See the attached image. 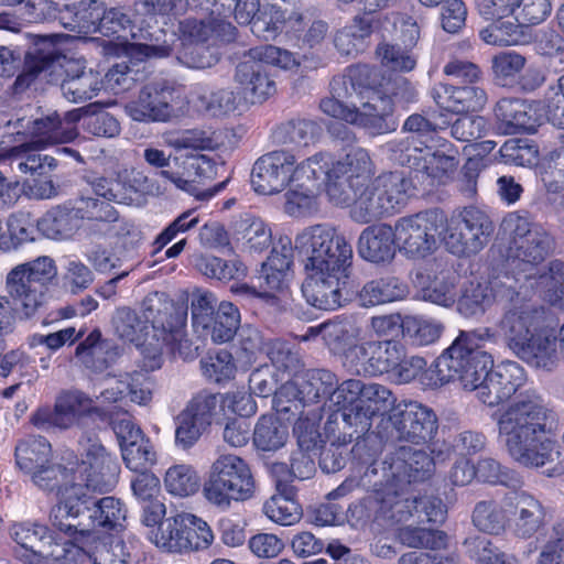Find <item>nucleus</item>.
Listing matches in <instances>:
<instances>
[{
	"label": "nucleus",
	"instance_id": "nucleus-49",
	"mask_svg": "<svg viewBox=\"0 0 564 564\" xmlns=\"http://www.w3.org/2000/svg\"><path fill=\"white\" fill-rule=\"evenodd\" d=\"M288 436V427L272 415H262L253 429V444L263 452L281 448L286 443Z\"/></svg>",
	"mask_w": 564,
	"mask_h": 564
},
{
	"label": "nucleus",
	"instance_id": "nucleus-48",
	"mask_svg": "<svg viewBox=\"0 0 564 564\" xmlns=\"http://www.w3.org/2000/svg\"><path fill=\"white\" fill-rule=\"evenodd\" d=\"M165 490L180 498L195 495L200 488L197 470L188 464H175L169 467L163 478Z\"/></svg>",
	"mask_w": 564,
	"mask_h": 564
},
{
	"label": "nucleus",
	"instance_id": "nucleus-37",
	"mask_svg": "<svg viewBox=\"0 0 564 564\" xmlns=\"http://www.w3.org/2000/svg\"><path fill=\"white\" fill-rule=\"evenodd\" d=\"M434 145L435 143H431L422 148L409 144L395 159L402 165L443 182V178L456 169L457 161L454 154L433 150Z\"/></svg>",
	"mask_w": 564,
	"mask_h": 564
},
{
	"label": "nucleus",
	"instance_id": "nucleus-29",
	"mask_svg": "<svg viewBox=\"0 0 564 564\" xmlns=\"http://www.w3.org/2000/svg\"><path fill=\"white\" fill-rule=\"evenodd\" d=\"M402 345L393 340H368L345 352V365L355 373L380 376L391 372L400 362Z\"/></svg>",
	"mask_w": 564,
	"mask_h": 564
},
{
	"label": "nucleus",
	"instance_id": "nucleus-18",
	"mask_svg": "<svg viewBox=\"0 0 564 564\" xmlns=\"http://www.w3.org/2000/svg\"><path fill=\"white\" fill-rule=\"evenodd\" d=\"M144 161L156 169H162L160 176L173 184L176 188L205 200L213 197L217 189L200 191L197 183L212 170L210 161L205 155H176L173 158L174 169L170 166L171 154L155 147L143 150Z\"/></svg>",
	"mask_w": 564,
	"mask_h": 564
},
{
	"label": "nucleus",
	"instance_id": "nucleus-62",
	"mask_svg": "<svg viewBox=\"0 0 564 564\" xmlns=\"http://www.w3.org/2000/svg\"><path fill=\"white\" fill-rule=\"evenodd\" d=\"M318 133L319 127L315 122L297 119L283 124L278 132V138L283 144L306 148L317 141Z\"/></svg>",
	"mask_w": 564,
	"mask_h": 564
},
{
	"label": "nucleus",
	"instance_id": "nucleus-60",
	"mask_svg": "<svg viewBox=\"0 0 564 564\" xmlns=\"http://www.w3.org/2000/svg\"><path fill=\"white\" fill-rule=\"evenodd\" d=\"M442 332L443 325L436 319L419 315H408L403 318V335L420 346L435 343Z\"/></svg>",
	"mask_w": 564,
	"mask_h": 564
},
{
	"label": "nucleus",
	"instance_id": "nucleus-64",
	"mask_svg": "<svg viewBox=\"0 0 564 564\" xmlns=\"http://www.w3.org/2000/svg\"><path fill=\"white\" fill-rule=\"evenodd\" d=\"M536 564H564V520L555 522L546 533Z\"/></svg>",
	"mask_w": 564,
	"mask_h": 564
},
{
	"label": "nucleus",
	"instance_id": "nucleus-32",
	"mask_svg": "<svg viewBox=\"0 0 564 564\" xmlns=\"http://www.w3.org/2000/svg\"><path fill=\"white\" fill-rule=\"evenodd\" d=\"M94 403V399L82 391H65L57 397L53 410H39L32 421L40 429H70L93 411Z\"/></svg>",
	"mask_w": 564,
	"mask_h": 564
},
{
	"label": "nucleus",
	"instance_id": "nucleus-15",
	"mask_svg": "<svg viewBox=\"0 0 564 564\" xmlns=\"http://www.w3.org/2000/svg\"><path fill=\"white\" fill-rule=\"evenodd\" d=\"M232 15L239 24H250L251 32L265 41L283 31H299L302 21L296 0H269L262 10L259 0H236Z\"/></svg>",
	"mask_w": 564,
	"mask_h": 564
},
{
	"label": "nucleus",
	"instance_id": "nucleus-17",
	"mask_svg": "<svg viewBox=\"0 0 564 564\" xmlns=\"http://www.w3.org/2000/svg\"><path fill=\"white\" fill-rule=\"evenodd\" d=\"M55 274L54 261L48 257L20 264L8 274L7 291L24 317L33 316L43 304L46 284Z\"/></svg>",
	"mask_w": 564,
	"mask_h": 564
},
{
	"label": "nucleus",
	"instance_id": "nucleus-22",
	"mask_svg": "<svg viewBox=\"0 0 564 564\" xmlns=\"http://www.w3.org/2000/svg\"><path fill=\"white\" fill-rule=\"evenodd\" d=\"M445 224L443 241L451 253L459 257L479 252L494 231L489 216L476 207L465 208Z\"/></svg>",
	"mask_w": 564,
	"mask_h": 564
},
{
	"label": "nucleus",
	"instance_id": "nucleus-13",
	"mask_svg": "<svg viewBox=\"0 0 564 564\" xmlns=\"http://www.w3.org/2000/svg\"><path fill=\"white\" fill-rule=\"evenodd\" d=\"M253 491L249 465L234 454H223L213 462L202 490L206 501L221 510L228 509L231 501L251 498Z\"/></svg>",
	"mask_w": 564,
	"mask_h": 564
},
{
	"label": "nucleus",
	"instance_id": "nucleus-44",
	"mask_svg": "<svg viewBox=\"0 0 564 564\" xmlns=\"http://www.w3.org/2000/svg\"><path fill=\"white\" fill-rule=\"evenodd\" d=\"M15 460L19 468L30 476L52 462L51 444L42 436L29 437L17 445Z\"/></svg>",
	"mask_w": 564,
	"mask_h": 564
},
{
	"label": "nucleus",
	"instance_id": "nucleus-35",
	"mask_svg": "<svg viewBox=\"0 0 564 564\" xmlns=\"http://www.w3.org/2000/svg\"><path fill=\"white\" fill-rule=\"evenodd\" d=\"M506 506L510 507L509 530L514 538L528 540L545 524L546 511L535 497L527 492L506 495Z\"/></svg>",
	"mask_w": 564,
	"mask_h": 564
},
{
	"label": "nucleus",
	"instance_id": "nucleus-5",
	"mask_svg": "<svg viewBox=\"0 0 564 564\" xmlns=\"http://www.w3.org/2000/svg\"><path fill=\"white\" fill-rule=\"evenodd\" d=\"M498 438L509 456L525 467H541L560 455L550 437L556 415L534 389L520 392L497 417Z\"/></svg>",
	"mask_w": 564,
	"mask_h": 564
},
{
	"label": "nucleus",
	"instance_id": "nucleus-27",
	"mask_svg": "<svg viewBox=\"0 0 564 564\" xmlns=\"http://www.w3.org/2000/svg\"><path fill=\"white\" fill-rule=\"evenodd\" d=\"M514 21L489 25L480 31V39L490 45H518L523 40V26L542 23L551 13L550 0H518Z\"/></svg>",
	"mask_w": 564,
	"mask_h": 564
},
{
	"label": "nucleus",
	"instance_id": "nucleus-19",
	"mask_svg": "<svg viewBox=\"0 0 564 564\" xmlns=\"http://www.w3.org/2000/svg\"><path fill=\"white\" fill-rule=\"evenodd\" d=\"M445 221L444 214L436 209L400 217L392 227L395 247L408 259L427 257L436 249Z\"/></svg>",
	"mask_w": 564,
	"mask_h": 564
},
{
	"label": "nucleus",
	"instance_id": "nucleus-59",
	"mask_svg": "<svg viewBox=\"0 0 564 564\" xmlns=\"http://www.w3.org/2000/svg\"><path fill=\"white\" fill-rule=\"evenodd\" d=\"M464 545L469 556L478 564H518L513 555L500 551L485 536H469Z\"/></svg>",
	"mask_w": 564,
	"mask_h": 564
},
{
	"label": "nucleus",
	"instance_id": "nucleus-41",
	"mask_svg": "<svg viewBox=\"0 0 564 564\" xmlns=\"http://www.w3.org/2000/svg\"><path fill=\"white\" fill-rule=\"evenodd\" d=\"M321 335L325 344L333 350L344 351L352 346L361 336V327L350 318L334 319L318 326L310 327L303 340Z\"/></svg>",
	"mask_w": 564,
	"mask_h": 564
},
{
	"label": "nucleus",
	"instance_id": "nucleus-23",
	"mask_svg": "<svg viewBox=\"0 0 564 564\" xmlns=\"http://www.w3.org/2000/svg\"><path fill=\"white\" fill-rule=\"evenodd\" d=\"M68 545L62 564H127L131 552L124 541L109 539L100 541L88 530H77V525L64 532Z\"/></svg>",
	"mask_w": 564,
	"mask_h": 564
},
{
	"label": "nucleus",
	"instance_id": "nucleus-46",
	"mask_svg": "<svg viewBox=\"0 0 564 564\" xmlns=\"http://www.w3.org/2000/svg\"><path fill=\"white\" fill-rule=\"evenodd\" d=\"M510 507L506 506V496L501 502L484 500L476 503L473 511V523L481 532L499 534L509 524Z\"/></svg>",
	"mask_w": 564,
	"mask_h": 564
},
{
	"label": "nucleus",
	"instance_id": "nucleus-21",
	"mask_svg": "<svg viewBox=\"0 0 564 564\" xmlns=\"http://www.w3.org/2000/svg\"><path fill=\"white\" fill-rule=\"evenodd\" d=\"M382 421L383 436L415 444L430 441L437 431V417L434 411L416 401L397 403L387 420Z\"/></svg>",
	"mask_w": 564,
	"mask_h": 564
},
{
	"label": "nucleus",
	"instance_id": "nucleus-34",
	"mask_svg": "<svg viewBox=\"0 0 564 564\" xmlns=\"http://www.w3.org/2000/svg\"><path fill=\"white\" fill-rule=\"evenodd\" d=\"M423 301L448 307L456 301L457 276L446 264L434 261L415 273L413 280Z\"/></svg>",
	"mask_w": 564,
	"mask_h": 564
},
{
	"label": "nucleus",
	"instance_id": "nucleus-42",
	"mask_svg": "<svg viewBox=\"0 0 564 564\" xmlns=\"http://www.w3.org/2000/svg\"><path fill=\"white\" fill-rule=\"evenodd\" d=\"M191 101L197 110L219 117L234 112L245 100L241 91L227 88L212 90L206 85L197 84L192 89Z\"/></svg>",
	"mask_w": 564,
	"mask_h": 564
},
{
	"label": "nucleus",
	"instance_id": "nucleus-38",
	"mask_svg": "<svg viewBox=\"0 0 564 564\" xmlns=\"http://www.w3.org/2000/svg\"><path fill=\"white\" fill-rule=\"evenodd\" d=\"M121 356V348L109 339H104L99 329H94L79 343L75 357L87 369L102 372Z\"/></svg>",
	"mask_w": 564,
	"mask_h": 564
},
{
	"label": "nucleus",
	"instance_id": "nucleus-9",
	"mask_svg": "<svg viewBox=\"0 0 564 564\" xmlns=\"http://www.w3.org/2000/svg\"><path fill=\"white\" fill-rule=\"evenodd\" d=\"M501 228L508 236L506 258L513 273V282L520 284L519 289L529 283L543 297L546 288L541 283L542 276L551 273V267L560 262L554 260L547 267L543 264L553 249L552 237L541 225L518 213L508 214Z\"/></svg>",
	"mask_w": 564,
	"mask_h": 564
},
{
	"label": "nucleus",
	"instance_id": "nucleus-1",
	"mask_svg": "<svg viewBox=\"0 0 564 564\" xmlns=\"http://www.w3.org/2000/svg\"><path fill=\"white\" fill-rule=\"evenodd\" d=\"M433 469L434 460L427 453L401 446L382 462L355 467L348 478L328 492L327 498L339 499L359 487L372 488L371 494L355 506L354 512L379 528H390L411 516L415 503L411 484L429 477Z\"/></svg>",
	"mask_w": 564,
	"mask_h": 564
},
{
	"label": "nucleus",
	"instance_id": "nucleus-25",
	"mask_svg": "<svg viewBox=\"0 0 564 564\" xmlns=\"http://www.w3.org/2000/svg\"><path fill=\"white\" fill-rule=\"evenodd\" d=\"M182 100L180 88L171 82L158 80L142 87L138 96L124 105V112L138 122H166Z\"/></svg>",
	"mask_w": 564,
	"mask_h": 564
},
{
	"label": "nucleus",
	"instance_id": "nucleus-47",
	"mask_svg": "<svg viewBox=\"0 0 564 564\" xmlns=\"http://www.w3.org/2000/svg\"><path fill=\"white\" fill-rule=\"evenodd\" d=\"M240 326V312L228 301L218 304L216 313L213 315L212 323L206 330L198 332L202 335H209L215 344L230 341Z\"/></svg>",
	"mask_w": 564,
	"mask_h": 564
},
{
	"label": "nucleus",
	"instance_id": "nucleus-16",
	"mask_svg": "<svg viewBox=\"0 0 564 564\" xmlns=\"http://www.w3.org/2000/svg\"><path fill=\"white\" fill-rule=\"evenodd\" d=\"M150 541L167 553H186L208 549L214 542L209 524L200 517L186 511L165 518L150 533Z\"/></svg>",
	"mask_w": 564,
	"mask_h": 564
},
{
	"label": "nucleus",
	"instance_id": "nucleus-39",
	"mask_svg": "<svg viewBox=\"0 0 564 564\" xmlns=\"http://www.w3.org/2000/svg\"><path fill=\"white\" fill-rule=\"evenodd\" d=\"M432 97L442 109L452 112L480 110L487 102L486 91L475 84L462 87L440 84L433 88Z\"/></svg>",
	"mask_w": 564,
	"mask_h": 564
},
{
	"label": "nucleus",
	"instance_id": "nucleus-53",
	"mask_svg": "<svg viewBox=\"0 0 564 564\" xmlns=\"http://www.w3.org/2000/svg\"><path fill=\"white\" fill-rule=\"evenodd\" d=\"M87 499L89 500L88 496ZM84 510L90 511L89 519H91L94 525L109 530L122 528L127 517L123 503L115 497L101 498L94 502L91 510L89 506Z\"/></svg>",
	"mask_w": 564,
	"mask_h": 564
},
{
	"label": "nucleus",
	"instance_id": "nucleus-20",
	"mask_svg": "<svg viewBox=\"0 0 564 564\" xmlns=\"http://www.w3.org/2000/svg\"><path fill=\"white\" fill-rule=\"evenodd\" d=\"M53 534L39 522H15L9 529L10 538L24 552L23 556L35 564H62L68 545V536L58 528Z\"/></svg>",
	"mask_w": 564,
	"mask_h": 564
},
{
	"label": "nucleus",
	"instance_id": "nucleus-12",
	"mask_svg": "<svg viewBox=\"0 0 564 564\" xmlns=\"http://www.w3.org/2000/svg\"><path fill=\"white\" fill-rule=\"evenodd\" d=\"M267 65L292 70L300 62L290 51L274 45L250 48L242 55L234 76L245 102L261 104L275 93V83L270 78Z\"/></svg>",
	"mask_w": 564,
	"mask_h": 564
},
{
	"label": "nucleus",
	"instance_id": "nucleus-31",
	"mask_svg": "<svg viewBox=\"0 0 564 564\" xmlns=\"http://www.w3.org/2000/svg\"><path fill=\"white\" fill-rule=\"evenodd\" d=\"M395 399L392 392L384 386L369 383L362 387L360 401L355 406L348 409L344 414L343 431L349 436L350 442L356 435L367 433L372 425V417L383 414L395 405Z\"/></svg>",
	"mask_w": 564,
	"mask_h": 564
},
{
	"label": "nucleus",
	"instance_id": "nucleus-26",
	"mask_svg": "<svg viewBox=\"0 0 564 564\" xmlns=\"http://www.w3.org/2000/svg\"><path fill=\"white\" fill-rule=\"evenodd\" d=\"M99 33L105 36H116V44L121 46L127 55L135 59L165 57L171 53L169 45L140 42L139 40L145 39V35L141 29L135 32L133 21L122 8L104 9Z\"/></svg>",
	"mask_w": 564,
	"mask_h": 564
},
{
	"label": "nucleus",
	"instance_id": "nucleus-10",
	"mask_svg": "<svg viewBox=\"0 0 564 564\" xmlns=\"http://www.w3.org/2000/svg\"><path fill=\"white\" fill-rule=\"evenodd\" d=\"M489 337L488 328L460 332L454 343L423 372V382L437 388L458 381L464 390L476 393L494 366L492 357L480 349Z\"/></svg>",
	"mask_w": 564,
	"mask_h": 564
},
{
	"label": "nucleus",
	"instance_id": "nucleus-40",
	"mask_svg": "<svg viewBox=\"0 0 564 564\" xmlns=\"http://www.w3.org/2000/svg\"><path fill=\"white\" fill-rule=\"evenodd\" d=\"M357 250L362 259L370 262L391 260L395 251L392 227L379 224L365 228L359 236Z\"/></svg>",
	"mask_w": 564,
	"mask_h": 564
},
{
	"label": "nucleus",
	"instance_id": "nucleus-33",
	"mask_svg": "<svg viewBox=\"0 0 564 564\" xmlns=\"http://www.w3.org/2000/svg\"><path fill=\"white\" fill-rule=\"evenodd\" d=\"M517 284L507 274L478 283L471 282L458 301V310L465 316L482 314L495 303L512 300Z\"/></svg>",
	"mask_w": 564,
	"mask_h": 564
},
{
	"label": "nucleus",
	"instance_id": "nucleus-63",
	"mask_svg": "<svg viewBox=\"0 0 564 564\" xmlns=\"http://www.w3.org/2000/svg\"><path fill=\"white\" fill-rule=\"evenodd\" d=\"M19 141L21 143L17 147L0 149V163L4 161L17 162V169L21 173L37 172L48 158L46 155L42 158L37 153L40 150H34L33 147L29 145V141L20 138Z\"/></svg>",
	"mask_w": 564,
	"mask_h": 564
},
{
	"label": "nucleus",
	"instance_id": "nucleus-8",
	"mask_svg": "<svg viewBox=\"0 0 564 564\" xmlns=\"http://www.w3.org/2000/svg\"><path fill=\"white\" fill-rule=\"evenodd\" d=\"M369 73L367 65L349 67L343 78L332 84L333 91L348 100L325 98L321 101V109L333 118L383 133L391 129L387 120L392 113V100L375 87L362 84V78L368 77Z\"/></svg>",
	"mask_w": 564,
	"mask_h": 564
},
{
	"label": "nucleus",
	"instance_id": "nucleus-61",
	"mask_svg": "<svg viewBox=\"0 0 564 564\" xmlns=\"http://www.w3.org/2000/svg\"><path fill=\"white\" fill-rule=\"evenodd\" d=\"M213 132L204 129L171 131L163 134L164 143L176 150H210L214 148Z\"/></svg>",
	"mask_w": 564,
	"mask_h": 564
},
{
	"label": "nucleus",
	"instance_id": "nucleus-56",
	"mask_svg": "<svg viewBox=\"0 0 564 564\" xmlns=\"http://www.w3.org/2000/svg\"><path fill=\"white\" fill-rule=\"evenodd\" d=\"M210 17V23H217L216 31L226 42L235 39L236 28L229 22L236 0H191Z\"/></svg>",
	"mask_w": 564,
	"mask_h": 564
},
{
	"label": "nucleus",
	"instance_id": "nucleus-43",
	"mask_svg": "<svg viewBox=\"0 0 564 564\" xmlns=\"http://www.w3.org/2000/svg\"><path fill=\"white\" fill-rule=\"evenodd\" d=\"M278 492L263 506L265 516L281 525H292L301 518L299 503L294 500V489L278 481Z\"/></svg>",
	"mask_w": 564,
	"mask_h": 564
},
{
	"label": "nucleus",
	"instance_id": "nucleus-51",
	"mask_svg": "<svg viewBox=\"0 0 564 564\" xmlns=\"http://www.w3.org/2000/svg\"><path fill=\"white\" fill-rule=\"evenodd\" d=\"M39 231L51 239H66L77 227L76 216L72 209L57 206L48 210L36 223Z\"/></svg>",
	"mask_w": 564,
	"mask_h": 564
},
{
	"label": "nucleus",
	"instance_id": "nucleus-55",
	"mask_svg": "<svg viewBox=\"0 0 564 564\" xmlns=\"http://www.w3.org/2000/svg\"><path fill=\"white\" fill-rule=\"evenodd\" d=\"M238 234L241 236L245 248L250 253H261L272 242L271 228L260 218L248 216L241 219Z\"/></svg>",
	"mask_w": 564,
	"mask_h": 564
},
{
	"label": "nucleus",
	"instance_id": "nucleus-50",
	"mask_svg": "<svg viewBox=\"0 0 564 564\" xmlns=\"http://www.w3.org/2000/svg\"><path fill=\"white\" fill-rule=\"evenodd\" d=\"M336 382L335 375L328 370H310L305 373L300 389H297L300 384L297 380L292 382L295 383V390L290 391V394L300 400L315 401L322 397L330 395Z\"/></svg>",
	"mask_w": 564,
	"mask_h": 564
},
{
	"label": "nucleus",
	"instance_id": "nucleus-11",
	"mask_svg": "<svg viewBox=\"0 0 564 564\" xmlns=\"http://www.w3.org/2000/svg\"><path fill=\"white\" fill-rule=\"evenodd\" d=\"M56 66L64 67L65 78L61 84L63 96L72 102H83L94 98L104 86L100 74L87 68L85 62L67 61L61 64V57L53 51L34 48L26 53L22 72L13 83L14 93L28 89L37 76L47 70H55Z\"/></svg>",
	"mask_w": 564,
	"mask_h": 564
},
{
	"label": "nucleus",
	"instance_id": "nucleus-7",
	"mask_svg": "<svg viewBox=\"0 0 564 564\" xmlns=\"http://www.w3.org/2000/svg\"><path fill=\"white\" fill-rule=\"evenodd\" d=\"M497 330L510 350L529 366L552 371L556 368L554 318L543 307L532 305L516 295L507 301Z\"/></svg>",
	"mask_w": 564,
	"mask_h": 564
},
{
	"label": "nucleus",
	"instance_id": "nucleus-28",
	"mask_svg": "<svg viewBox=\"0 0 564 564\" xmlns=\"http://www.w3.org/2000/svg\"><path fill=\"white\" fill-rule=\"evenodd\" d=\"M302 161L296 162L295 156L288 151L269 152L259 158L251 172L253 189L263 195H273L282 192L295 182Z\"/></svg>",
	"mask_w": 564,
	"mask_h": 564
},
{
	"label": "nucleus",
	"instance_id": "nucleus-3",
	"mask_svg": "<svg viewBox=\"0 0 564 564\" xmlns=\"http://www.w3.org/2000/svg\"><path fill=\"white\" fill-rule=\"evenodd\" d=\"M372 161L365 149L352 148L337 159L329 200L337 206H351L350 216L359 224H369L404 206L411 183L401 172L372 178Z\"/></svg>",
	"mask_w": 564,
	"mask_h": 564
},
{
	"label": "nucleus",
	"instance_id": "nucleus-14",
	"mask_svg": "<svg viewBox=\"0 0 564 564\" xmlns=\"http://www.w3.org/2000/svg\"><path fill=\"white\" fill-rule=\"evenodd\" d=\"M337 159L318 152L302 161L295 182L285 194L284 210L293 217L307 216L318 208L317 196L325 188L328 194Z\"/></svg>",
	"mask_w": 564,
	"mask_h": 564
},
{
	"label": "nucleus",
	"instance_id": "nucleus-52",
	"mask_svg": "<svg viewBox=\"0 0 564 564\" xmlns=\"http://www.w3.org/2000/svg\"><path fill=\"white\" fill-rule=\"evenodd\" d=\"M195 268L205 276L219 281L241 279L247 274V267L240 260H224L214 256L197 257Z\"/></svg>",
	"mask_w": 564,
	"mask_h": 564
},
{
	"label": "nucleus",
	"instance_id": "nucleus-36",
	"mask_svg": "<svg viewBox=\"0 0 564 564\" xmlns=\"http://www.w3.org/2000/svg\"><path fill=\"white\" fill-rule=\"evenodd\" d=\"M495 117L506 133L519 131L532 133L541 124L543 111L539 102L518 97H505L497 101Z\"/></svg>",
	"mask_w": 564,
	"mask_h": 564
},
{
	"label": "nucleus",
	"instance_id": "nucleus-24",
	"mask_svg": "<svg viewBox=\"0 0 564 564\" xmlns=\"http://www.w3.org/2000/svg\"><path fill=\"white\" fill-rule=\"evenodd\" d=\"M80 117V109H73L63 116L54 111L32 120L18 119L14 128L18 129V138L29 141V145L34 150H43L56 143L74 140L77 137L76 123Z\"/></svg>",
	"mask_w": 564,
	"mask_h": 564
},
{
	"label": "nucleus",
	"instance_id": "nucleus-6",
	"mask_svg": "<svg viewBox=\"0 0 564 564\" xmlns=\"http://www.w3.org/2000/svg\"><path fill=\"white\" fill-rule=\"evenodd\" d=\"M142 307V317L129 307H119L111 323L120 339L134 343L140 349L142 366L147 371L160 369L165 352L178 354L185 359L193 357L185 325L170 312L167 303L153 294L145 297Z\"/></svg>",
	"mask_w": 564,
	"mask_h": 564
},
{
	"label": "nucleus",
	"instance_id": "nucleus-54",
	"mask_svg": "<svg viewBox=\"0 0 564 564\" xmlns=\"http://www.w3.org/2000/svg\"><path fill=\"white\" fill-rule=\"evenodd\" d=\"M371 34V22L367 18H356L338 31L334 39L335 47L343 55H354L364 50V41Z\"/></svg>",
	"mask_w": 564,
	"mask_h": 564
},
{
	"label": "nucleus",
	"instance_id": "nucleus-57",
	"mask_svg": "<svg viewBox=\"0 0 564 564\" xmlns=\"http://www.w3.org/2000/svg\"><path fill=\"white\" fill-rule=\"evenodd\" d=\"M446 120H431L421 115H412L410 116L405 122L403 128L412 133L411 137H408L405 141L400 143L399 152L405 147L415 145H426L431 143H436L435 131L437 129H442L443 126L447 124Z\"/></svg>",
	"mask_w": 564,
	"mask_h": 564
},
{
	"label": "nucleus",
	"instance_id": "nucleus-2",
	"mask_svg": "<svg viewBox=\"0 0 564 564\" xmlns=\"http://www.w3.org/2000/svg\"><path fill=\"white\" fill-rule=\"evenodd\" d=\"M82 460L78 463L68 453L63 457L65 465L52 462L31 474L30 480L40 490L53 492L58 497L50 519L55 528L68 532L76 519L87 508V491L104 494L117 484L119 465L116 456L108 453L97 438L87 437L79 442Z\"/></svg>",
	"mask_w": 564,
	"mask_h": 564
},
{
	"label": "nucleus",
	"instance_id": "nucleus-58",
	"mask_svg": "<svg viewBox=\"0 0 564 564\" xmlns=\"http://www.w3.org/2000/svg\"><path fill=\"white\" fill-rule=\"evenodd\" d=\"M82 110L80 120L84 129L97 137L113 138L120 132L118 120L98 105L91 104Z\"/></svg>",
	"mask_w": 564,
	"mask_h": 564
},
{
	"label": "nucleus",
	"instance_id": "nucleus-45",
	"mask_svg": "<svg viewBox=\"0 0 564 564\" xmlns=\"http://www.w3.org/2000/svg\"><path fill=\"white\" fill-rule=\"evenodd\" d=\"M408 294L406 285L398 278L386 276L366 283L359 293L362 306H376L402 300Z\"/></svg>",
	"mask_w": 564,
	"mask_h": 564
},
{
	"label": "nucleus",
	"instance_id": "nucleus-30",
	"mask_svg": "<svg viewBox=\"0 0 564 564\" xmlns=\"http://www.w3.org/2000/svg\"><path fill=\"white\" fill-rule=\"evenodd\" d=\"M218 405L217 395L203 391L194 395L175 417V444L193 447L212 424Z\"/></svg>",
	"mask_w": 564,
	"mask_h": 564
},
{
	"label": "nucleus",
	"instance_id": "nucleus-4",
	"mask_svg": "<svg viewBox=\"0 0 564 564\" xmlns=\"http://www.w3.org/2000/svg\"><path fill=\"white\" fill-rule=\"evenodd\" d=\"M294 251L304 267L302 293L307 303L325 311L337 308L352 258L345 236L329 225L311 226L295 237Z\"/></svg>",
	"mask_w": 564,
	"mask_h": 564
}]
</instances>
